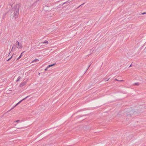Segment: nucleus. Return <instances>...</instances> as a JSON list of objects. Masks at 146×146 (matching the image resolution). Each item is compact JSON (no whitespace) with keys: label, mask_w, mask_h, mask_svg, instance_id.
<instances>
[{"label":"nucleus","mask_w":146,"mask_h":146,"mask_svg":"<svg viewBox=\"0 0 146 146\" xmlns=\"http://www.w3.org/2000/svg\"><path fill=\"white\" fill-rule=\"evenodd\" d=\"M22 45L21 44H20L19 42L17 41L16 42L15 44H14L11 48V51L13 50H15L16 47L18 48V49H21L22 48Z\"/></svg>","instance_id":"obj_1"},{"label":"nucleus","mask_w":146,"mask_h":146,"mask_svg":"<svg viewBox=\"0 0 146 146\" xmlns=\"http://www.w3.org/2000/svg\"><path fill=\"white\" fill-rule=\"evenodd\" d=\"M16 8L15 9L14 13L13 14V19H16L18 17L19 15V5H16Z\"/></svg>","instance_id":"obj_2"},{"label":"nucleus","mask_w":146,"mask_h":146,"mask_svg":"<svg viewBox=\"0 0 146 146\" xmlns=\"http://www.w3.org/2000/svg\"><path fill=\"white\" fill-rule=\"evenodd\" d=\"M29 96H28L26 97L25 98H24L22 100H21V101H20L19 102H18L17 103V105L18 104H19L20 103H21L22 101L25 100L27 98H28Z\"/></svg>","instance_id":"obj_3"},{"label":"nucleus","mask_w":146,"mask_h":146,"mask_svg":"<svg viewBox=\"0 0 146 146\" xmlns=\"http://www.w3.org/2000/svg\"><path fill=\"white\" fill-rule=\"evenodd\" d=\"M70 1V0H69L66 1V2L64 3L63 4H60L58 6V7L59 8V7L60 6V5L62 6L63 5H64L65 4H66V3H68L71 1Z\"/></svg>","instance_id":"obj_4"},{"label":"nucleus","mask_w":146,"mask_h":146,"mask_svg":"<svg viewBox=\"0 0 146 146\" xmlns=\"http://www.w3.org/2000/svg\"><path fill=\"white\" fill-rule=\"evenodd\" d=\"M25 52V51H23V52H22L21 54L20 55V56H19V57L18 58H17V60H19L21 57V56H22V54L23 53H24V52Z\"/></svg>","instance_id":"obj_5"},{"label":"nucleus","mask_w":146,"mask_h":146,"mask_svg":"<svg viewBox=\"0 0 146 146\" xmlns=\"http://www.w3.org/2000/svg\"><path fill=\"white\" fill-rule=\"evenodd\" d=\"M25 82H22L21 83V84H20V87H22L23 86H24V85H25Z\"/></svg>","instance_id":"obj_6"},{"label":"nucleus","mask_w":146,"mask_h":146,"mask_svg":"<svg viewBox=\"0 0 146 146\" xmlns=\"http://www.w3.org/2000/svg\"><path fill=\"white\" fill-rule=\"evenodd\" d=\"M39 61V60L38 59H35V60H33L32 62V63H33V62H38Z\"/></svg>","instance_id":"obj_7"},{"label":"nucleus","mask_w":146,"mask_h":146,"mask_svg":"<svg viewBox=\"0 0 146 146\" xmlns=\"http://www.w3.org/2000/svg\"><path fill=\"white\" fill-rule=\"evenodd\" d=\"M45 43L48 44V42L46 40H45V41H44V42L40 43L39 44H45Z\"/></svg>","instance_id":"obj_8"},{"label":"nucleus","mask_w":146,"mask_h":146,"mask_svg":"<svg viewBox=\"0 0 146 146\" xmlns=\"http://www.w3.org/2000/svg\"><path fill=\"white\" fill-rule=\"evenodd\" d=\"M55 64H52L49 65L47 66V68H48L51 66H52L54 65Z\"/></svg>","instance_id":"obj_9"},{"label":"nucleus","mask_w":146,"mask_h":146,"mask_svg":"<svg viewBox=\"0 0 146 146\" xmlns=\"http://www.w3.org/2000/svg\"><path fill=\"white\" fill-rule=\"evenodd\" d=\"M21 78V77H20V76H19L18 78L16 80V82H18V81Z\"/></svg>","instance_id":"obj_10"},{"label":"nucleus","mask_w":146,"mask_h":146,"mask_svg":"<svg viewBox=\"0 0 146 146\" xmlns=\"http://www.w3.org/2000/svg\"><path fill=\"white\" fill-rule=\"evenodd\" d=\"M91 64L92 63H91L90 65H89L88 66V68H87V69L86 72H85V73L87 71V70H88V69L90 67V66H91Z\"/></svg>","instance_id":"obj_11"},{"label":"nucleus","mask_w":146,"mask_h":146,"mask_svg":"<svg viewBox=\"0 0 146 146\" xmlns=\"http://www.w3.org/2000/svg\"><path fill=\"white\" fill-rule=\"evenodd\" d=\"M91 64L92 63H91L90 65H89L88 66V68H87V69L86 72H85V73L87 71V70H88V69L90 67V66H91Z\"/></svg>","instance_id":"obj_12"},{"label":"nucleus","mask_w":146,"mask_h":146,"mask_svg":"<svg viewBox=\"0 0 146 146\" xmlns=\"http://www.w3.org/2000/svg\"><path fill=\"white\" fill-rule=\"evenodd\" d=\"M139 83L138 82L135 83L134 84L136 85H139Z\"/></svg>","instance_id":"obj_13"},{"label":"nucleus","mask_w":146,"mask_h":146,"mask_svg":"<svg viewBox=\"0 0 146 146\" xmlns=\"http://www.w3.org/2000/svg\"><path fill=\"white\" fill-rule=\"evenodd\" d=\"M25 128L24 127H20V128H17L18 129H25Z\"/></svg>","instance_id":"obj_14"},{"label":"nucleus","mask_w":146,"mask_h":146,"mask_svg":"<svg viewBox=\"0 0 146 146\" xmlns=\"http://www.w3.org/2000/svg\"><path fill=\"white\" fill-rule=\"evenodd\" d=\"M84 4V3H83L82 4H81V5H80L76 9H77L80 6H81V5H82Z\"/></svg>","instance_id":"obj_15"},{"label":"nucleus","mask_w":146,"mask_h":146,"mask_svg":"<svg viewBox=\"0 0 146 146\" xmlns=\"http://www.w3.org/2000/svg\"><path fill=\"white\" fill-rule=\"evenodd\" d=\"M84 4V3H83L82 4H81V5H80L76 9H77L80 6H81V5H82Z\"/></svg>","instance_id":"obj_16"},{"label":"nucleus","mask_w":146,"mask_h":146,"mask_svg":"<svg viewBox=\"0 0 146 146\" xmlns=\"http://www.w3.org/2000/svg\"><path fill=\"white\" fill-rule=\"evenodd\" d=\"M12 57V56H11V57L10 58H9L7 60V61H9L11 58Z\"/></svg>","instance_id":"obj_17"},{"label":"nucleus","mask_w":146,"mask_h":146,"mask_svg":"<svg viewBox=\"0 0 146 146\" xmlns=\"http://www.w3.org/2000/svg\"><path fill=\"white\" fill-rule=\"evenodd\" d=\"M20 121V120H16L15 121H14V122H19Z\"/></svg>","instance_id":"obj_18"},{"label":"nucleus","mask_w":146,"mask_h":146,"mask_svg":"<svg viewBox=\"0 0 146 146\" xmlns=\"http://www.w3.org/2000/svg\"><path fill=\"white\" fill-rule=\"evenodd\" d=\"M115 80H117V81H124V80H118L117 79H116Z\"/></svg>","instance_id":"obj_19"},{"label":"nucleus","mask_w":146,"mask_h":146,"mask_svg":"<svg viewBox=\"0 0 146 146\" xmlns=\"http://www.w3.org/2000/svg\"><path fill=\"white\" fill-rule=\"evenodd\" d=\"M145 14H146V12L143 13H141V15H144Z\"/></svg>","instance_id":"obj_20"},{"label":"nucleus","mask_w":146,"mask_h":146,"mask_svg":"<svg viewBox=\"0 0 146 146\" xmlns=\"http://www.w3.org/2000/svg\"><path fill=\"white\" fill-rule=\"evenodd\" d=\"M109 78H108V79H107L106 78L105 79V80L106 81H108V80H109Z\"/></svg>","instance_id":"obj_21"},{"label":"nucleus","mask_w":146,"mask_h":146,"mask_svg":"<svg viewBox=\"0 0 146 146\" xmlns=\"http://www.w3.org/2000/svg\"><path fill=\"white\" fill-rule=\"evenodd\" d=\"M14 108H15V107H14V106L12 108H11V109L9 110V111H10V110H11L12 109H13Z\"/></svg>","instance_id":"obj_22"},{"label":"nucleus","mask_w":146,"mask_h":146,"mask_svg":"<svg viewBox=\"0 0 146 146\" xmlns=\"http://www.w3.org/2000/svg\"><path fill=\"white\" fill-rule=\"evenodd\" d=\"M47 68H47H45L44 70H45V71H46V70H47V68Z\"/></svg>","instance_id":"obj_23"},{"label":"nucleus","mask_w":146,"mask_h":146,"mask_svg":"<svg viewBox=\"0 0 146 146\" xmlns=\"http://www.w3.org/2000/svg\"><path fill=\"white\" fill-rule=\"evenodd\" d=\"M17 106V104H16L14 106V107H16V106Z\"/></svg>","instance_id":"obj_24"},{"label":"nucleus","mask_w":146,"mask_h":146,"mask_svg":"<svg viewBox=\"0 0 146 146\" xmlns=\"http://www.w3.org/2000/svg\"><path fill=\"white\" fill-rule=\"evenodd\" d=\"M17 106V104H16L14 106V107H16V106Z\"/></svg>","instance_id":"obj_25"},{"label":"nucleus","mask_w":146,"mask_h":146,"mask_svg":"<svg viewBox=\"0 0 146 146\" xmlns=\"http://www.w3.org/2000/svg\"><path fill=\"white\" fill-rule=\"evenodd\" d=\"M131 65H130L129 66V67H131Z\"/></svg>","instance_id":"obj_26"},{"label":"nucleus","mask_w":146,"mask_h":146,"mask_svg":"<svg viewBox=\"0 0 146 146\" xmlns=\"http://www.w3.org/2000/svg\"><path fill=\"white\" fill-rule=\"evenodd\" d=\"M135 113H136L135 112H134V114H135Z\"/></svg>","instance_id":"obj_27"},{"label":"nucleus","mask_w":146,"mask_h":146,"mask_svg":"<svg viewBox=\"0 0 146 146\" xmlns=\"http://www.w3.org/2000/svg\"><path fill=\"white\" fill-rule=\"evenodd\" d=\"M15 131H17L16 130H15Z\"/></svg>","instance_id":"obj_28"}]
</instances>
